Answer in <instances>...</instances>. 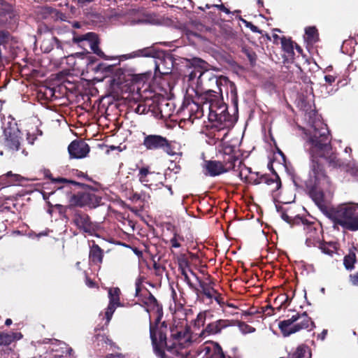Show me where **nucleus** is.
I'll use <instances>...</instances> for the list:
<instances>
[{"mask_svg":"<svg viewBox=\"0 0 358 358\" xmlns=\"http://www.w3.org/2000/svg\"><path fill=\"white\" fill-rule=\"evenodd\" d=\"M115 355H116V353L115 354H108L106 356V358H115Z\"/></svg>","mask_w":358,"mask_h":358,"instance_id":"nucleus-52","label":"nucleus"},{"mask_svg":"<svg viewBox=\"0 0 358 358\" xmlns=\"http://www.w3.org/2000/svg\"><path fill=\"white\" fill-rule=\"evenodd\" d=\"M324 252L325 253H327L328 255H331V253H330L329 251H325V250H324Z\"/></svg>","mask_w":358,"mask_h":358,"instance_id":"nucleus-54","label":"nucleus"},{"mask_svg":"<svg viewBox=\"0 0 358 358\" xmlns=\"http://www.w3.org/2000/svg\"><path fill=\"white\" fill-rule=\"evenodd\" d=\"M317 31L315 27L306 29V40L310 43H314L317 41Z\"/></svg>","mask_w":358,"mask_h":358,"instance_id":"nucleus-24","label":"nucleus"},{"mask_svg":"<svg viewBox=\"0 0 358 358\" xmlns=\"http://www.w3.org/2000/svg\"><path fill=\"white\" fill-rule=\"evenodd\" d=\"M6 176L7 177H12L13 178L12 182H21L22 181L26 180L24 177L18 174H14L11 171H8Z\"/></svg>","mask_w":358,"mask_h":358,"instance_id":"nucleus-32","label":"nucleus"},{"mask_svg":"<svg viewBox=\"0 0 358 358\" xmlns=\"http://www.w3.org/2000/svg\"><path fill=\"white\" fill-rule=\"evenodd\" d=\"M190 273H184L183 277L185 279V281L191 287H193L192 284L191 282V279L189 276Z\"/></svg>","mask_w":358,"mask_h":358,"instance_id":"nucleus-42","label":"nucleus"},{"mask_svg":"<svg viewBox=\"0 0 358 358\" xmlns=\"http://www.w3.org/2000/svg\"><path fill=\"white\" fill-rule=\"evenodd\" d=\"M324 79H325L326 82H327L329 83H332L335 80L334 77L333 76H330V75L325 76Z\"/></svg>","mask_w":358,"mask_h":358,"instance_id":"nucleus-43","label":"nucleus"},{"mask_svg":"<svg viewBox=\"0 0 358 358\" xmlns=\"http://www.w3.org/2000/svg\"><path fill=\"white\" fill-rule=\"evenodd\" d=\"M22 338V335L20 332L4 333L0 332V345H9L15 341L20 340Z\"/></svg>","mask_w":358,"mask_h":358,"instance_id":"nucleus-18","label":"nucleus"},{"mask_svg":"<svg viewBox=\"0 0 358 358\" xmlns=\"http://www.w3.org/2000/svg\"><path fill=\"white\" fill-rule=\"evenodd\" d=\"M203 111L208 112V119L221 124L230 122L231 117L227 112V106L220 95L214 90H208L201 97Z\"/></svg>","mask_w":358,"mask_h":358,"instance_id":"nucleus-2","label":"nucleus"},{"mask_svg":"<svg viewBox=\"0 0 358 358\" xmlns=\"http://www.w3.org/2000/svg\"><path fill=\"white\" fill-rule=\"evenodd\" d=\"M179 268H189L188 260L182 257L178 260Z\"/></svg>","mask_w":358,"mask_h":358,"instance_id":"nucleus-35","label":"nucleus"},{"mask_svg":"<svg viewBox=\"0 0 358 358\" xmlns=\"http://www.w3.org/2000/svg\"><path fill=\"white\" fill-rule=\"evenodd\" d=\"M197 72L199 75L197 78V85L201 87L202 90H212L210 87L217 86V78L210 71H193L189 74V79L193 80L196 77Z\"/></svg>","mask_w":358,"mask_h":358,"instance_id":"nucleus-7","label":"nucleus"},{"mask_svg":"<svg viewBox=\"0 0 358 358\" xmlns=\"http://www.w3.org/2000/svg\"><path fill=\"white\" fill-rule=\"evenodd\" d=\"M103 250L96 244H93L90 250L89 258L94 264H100L103 260Z\"/></svg>","mask_w":358,"mask_h":358,"instance_id":"nucleus-17","label":"nucleus"},{"mask_svg":"<svg viewBox=\"0 0 358 358\" xmlns=\"http://www.w3.org/2000/svg\"><path fill=\"white\" fill-rule=\"evenodd\" d=\"M52 41L55 42L58 49L62 48V43L57 38H52Z\"/></svg>","mask_w":358,"mask_h":358,"instance_id":"nucleus-45","label":"nucleus"},{"mask_svg":"<svg viewBox=\"0 0 358 358\" xmlns=\"http://www.w3.org/2000/svg\"><path fill=\"white\" fill-rule=\"evenodd\" d=\"M71 157L80 159L86 157L90 152L89 145L83 141H73L68 147Z\"/></svg>","mask_w":358,"mask_h":358,"instance_id":"nucleus-12","label":"nucleus"},{"mask_svg":"<svg viewBox=\"0 0 358 358\" xmlns=\"http://www.w3.org/2000/svg\"><path fill=\"white\" fill-rule=\"evenodd\" d=\"M241 160L232 153L227 154L223 155V165L224 168H226V172L231 169H235L236 164L239 163Z\"/></svg>","mask_w":358,"mask_h":358,"instance_id":"nucleus-19","label":"nucleus"},{"mask_svg":"<svg viewBox=\"0 0 358 358\" xmlns=\"http://www.w3.org/2000/svg\"><path fill=\"white\" fill-rule=\"evenodd\" d=\"M136 285V294L138 295L141 289V281L140 279H137L135 283Z\"/></svg>","mask_w":358,"mask_h":358,"instance_id":"nucleus-41","label":"nucleus"},{"mask_svg":"<svg viewBox=\"0 0 358 358\" xmlns=\"http://www.w3.org/2000/svg\"><path fill=\"white\" fill-rule=\"evenodd\" d=\"M355 262L356 255L352 251H350L348 255H345L343 259V264L347 270L353 269Z\"/></svg>","mask_w":358,"mask_h":358,"instance_id":"nucleus-26","label":"nucleus"},{"mask_svg":"<svg viewBox=\"0 0 358 358\" xmlns=\"http://www.w3.org/2000/svg\"><path fill=\"white\" fill-rule=\"evenodd\" d=\"M147 111V108L144 104H138L136 108L135 109V112L138 114H144Z\"/></svg>","mask_w":358,"mask_h":358,"instance_id":"nucleus-37","label":"nucleus"},{"mask_svg":"<svg viewBox=\"0 0 358 358\" xmlns=\"http://www.w3.org/2000/svg\"><path fill=\"white\" fill-rule=\"evenodd\" d=\"M310 327L313 328L315 325L306 312L293 315L290 318L278 323V327L284 336H289Z\"/></svg>","mask_w":358,"mask_h":358,"instance_id":"nucleus-3","label":"nucleus"},{"mask_svg":"<svg viewBox=\"0 0 358 358\" xmlns=\"http://www.w3.org/2000/svg\"><path fill=\"white\" fill-rule=\"evenodd\" d=\"M296 49L298 50V51H299V52L301 51V48L299 47H298L297 45H296Z\"/></svg>","mask_w":358,"mask_h":358,"instance_id":"nucleus-56","label":"nucleus"},{"mask_svg":"<svg viewBox=\"0 0 358 358\" xmlns=\"http://www.w3.org/2000/svg\"><path fill=\"white\" fill-rule=\"evenodd\" d=\"M99 202V199L94 194L90 192H78L71 196L70 203L73 206H90L94 207Z\"/></svg>","mask_w":358,"mask_h":358,"instance_id":"nucleus-9","label":"nucleus"},{"mask_svg":"<svg viewBox=\"0 0 358 358\" xmlns=\"http://www.w3.org/2000/svg\"><path fill=\"white\" fill-rule=\"evenodd\" d=\"M158 176H159V173L149 171L148 168H141L139 170V181L145 186L150 187L152 185L154 180Z\"/></svg>","mask_w":358,"mask_h":358,"instance_id":"nucleus-15","label":"nucleus"},{"mask_svg":"<svg viewBox=\"0 0 358 358\" xmlns=\"http://www.w3.org/2000/svg\"><path fill=\"white\" fill-rule=\"evenodd\" d=\"M324 291H325L324 288H322V289H321V292H322V293H324Z\"/></svg>","mask_w":358,"mask_h":358,"instance_id":"nucleus-55","label":"nucleus"},{"mask_svg":"<svg viewBox=\"0 0 358 358\" xmlns=\"http://www.w3.org/2000/svg\"><path fill=\"white\" fill-rule=\"evenodd\" d=\"M199 283L200 288L203 293L204 295H206L209 299L215 298L216 299V291L210 287V285L206 282H204L203 281H201L199 280Z\"/></svg>","mask_w":358,"mask_h":358,"instance_id":"nucleus-21","label":"nucleus"},{"mask_svg":"<svg viewBox=\"0 0 358 358\" xmlns=\"http://www.w3.org/2000/svg\"><path fill=\"white\" fill-rule=\"evenodd\" d=\"M120 290L119 288H110L108 289L109 303L120 306L121 304L120 302Z\"/></svg>","mask_w":358,"mask_h":358,"instance_id":"nucleus-23","label":"nucleus"},{"mask_svg":"<svg viewBox=\"0 0 358 358\" xmlns=\"http://www.w3.org/2000/svg\"><path fill=\"white\" fill-rule=\"evenodd\" d=\"M115 358H127V355H122L121 353H116L115 355Z\"/></svg>","mask_w":358,"mask_h":358,"instance_id":"nucleus-48","label":"nucleus"},{"mask_svg":"<svg viewBox=\"0 0 358 358\" xmlns=\"http://www.w3.org/2000/svg\"><path fill=\"white\" fill-rule=\"evenodd\" d=\"M20 131L15 124L3 128L4 146L8 150L13 152L20 148Z\"/></svg>","mask_w":358,"mask_h":358,"instance_id":"nucleus-6","label":"nucleus"},{"mask_svg":"<svg viewBox=\"0 0 358 358\" xmlns=\"http://www.w3.org/2000/svg\"><path fill=\"white\" fill-rule=\"evenodd\" d=\"M282 46L285 51H286L287 53H291L293 52V43L290 40L282 39Z\"/></svg>","mask_w":358,"mask_h":358,"instance_id":"nucleus-30","label":"nucleus"},{"mask_svg":"<svg viewBox=\"0 0 358 358\" xmlns=\"http://www.w3.org/2000/svg\"><path fill=\"white\" fill-rule=\"evenodd\" d=\"M282 217L284 220L287 221V222H289V217L286 214H282Z\"/></svg>","mask_w":358,"mask_h":358,"instance_id":"nucleus-50","label":"nucleus"},{"mask_svg":"<svg viewBox=\"0 0 358 358\" xmlns=\"http://www.w3.org/2000/svg\"><path fill=\"white\" fill-rule=\"evenodd\" d=\"M150 334L153 348L156 355L160 358H164L165 353L163 350L164 346L169 347L166 343V336L163 331L155 329L150 321Z\"/></svg>","mask_w":358,"mask_h":358,"instance_id":"nucleus-5","label":"nucleus"},{"mask_svg":"<svg viewBox=\"0 0 358 358\" xmlns=\"http://www.w3.org/2000/svg\"><path fill=\"white\" fill-rule=\"evenodd\" d=\"M206 311L199 313L194 321L195 326H197L198 327H203L206 322Z\"/></svg>","mask_w":358,"mask_h":358,"instance_id":"nucleus-29","label":"nucleus"},{"mask_svg":"<svg viewBox=\"0 0 358 358\" xmlns=\"http://www.w3.org/2000/svg\"><path fill=\"white\" fill-rule=\"evenodd\" d=\"M171 331L173 339V344L171 347L173 348H185L193 343H200L201 341L199 334H192L187 327H176L172 328Z\"/></svg>","mask_w":358,"mask_h":358,"instance_id":"nucleus-4","label":"nucleus"},{"mask_svg":"<svg viewBox=\"0 0 358 358\" xmlns=\"http://www.w3.org/2000/svg\"><path fill=\"white\" fill-rule=\"evenodd\" d=\"M180 240H182L181 238H178L177 236L175 234L174 236L171 238L170 240V244L172 248H178L180 247Z\"/></svg>","mask_w":358,"mask_h":358,"instance_id":"nucleus-34","label":"nucleus"},{"mask_svg":"<svg viewBox=\"0 0 358 358\" xmlns=\"http://www.w3.org/2000/svg\"><path fill=\"white\" fill-rule=\"evenodd\" d=\"M97 338L100 339V341H103L106 344H109L110 345H113V342L108 338L105 336L104 335H99L97 336Z\"/></svg>","mask_w":358,"mask_h":358,"instance_id":"nucleus-39","label":"nucleus"},{"mask_svg":"<svg viewBox=\"0 0 358 358\" xmlns=\"http://www.w3.org/2000/svg\"><path fill=\"white\" fill-rule=\"evenodd\" d=\"M180 270L182 275H184V273H190V275L195 277L196 280H199L196 275L189 268H180Z\"/></svg>","mask_w":358,"mask_h":358,"instance_id":"nucleus-40","label":"nucleus"},{"mask_svg":"<svg viewBox=\"0 0 358 358\" xmlns=\"http://www.w3.org/2000/svg\"><path fill=\"white\" fill-rule=\"evenodd\" d=\"M232 324V321L228 320H218L215 322L209 323L206 328L199 334V336L201 337L202 341L207 336L219 334L223 329L231 326Z\"/></svg>","mask_w":358,"mask_h":358,"instance_id":"nucleus-10","label":"nucleus"},{"mask_svg":"<svg viewBox=\"0 0 358 358\" xmlns=\"http://www.w3.org/2000/svg\"><path fill=\"white\" fill-rule=\"evenodd\" d=\"M311 353L306 345L299 346L290 358H310Z\"/></svg>","mask_w":358,"mask_h":358,"instance_id":"nucleus-20","label":"nucleus"},{"mask_svg":"<svg viewBox=\"0 0 358 358\" xmlns=\"http://www.w3.org/2000/svg\"><path fill=\"white\" fill-rule=\"evenodd\" d=\"M94 0H78V2L80 3H90L94 1Z\"/></svg>","mask_w":358,"mask_h":358,"instance_id":"nucleus-49","label":"nucleus"},{"mask_svg":"<svg viewBox=\"0 0 358 358\" xmlns=\"http://www.w3.org/2000/svg\"><path fill=\"white\" fill-rule=\"evenodd\" d=\"M250 169L247 167L245 165L242 164L240 161L238 163V176L241 180H247Z\"/></svg>","mask_w":358,"mask_h":358,"instance_id":"nucleus-27","label":"nucleus"},{"mask_svg":"<svg viewBox=\"0 0 358 358\" xmlns=\"http://www.w3.org/2000/svg\"><path fill=\"white\" fill-rule=\"evenodd\" d=\"M86 285L89 287H93L94 286V283L93 281H92L90 279H87L86 280Z\"/></svg>","mask_w":358,"mask_h":358,"instance_id":"nucleus-46","label":"nucleus"},{"mask_svg":"<svg viewBox=\"0 0 358 358\" xmlns=\"http://www.w3.org/2000/svg\"><path fill=\"white\" fill-rule=\"evenodd\" d=\"M2 155H3V151L0 150V156H2Z\"/></svg>","mask_w":358,"mask_h":358,"instance_id":"nucleus-57","label":"nucleus"},{"mask_svg":"<svg viewBox=\"0 0 358 358\" xmlns=\"http://www.w3.org/2000/svg\"><path fill=\"white\" fill-rule=\"evenodd\" d=\"M350 282L354 286H358V271L354 274L350 275Z\"/></svg>","mask_w":358,"mask_h":358,"instance_id":"nucleus-36","label":"nucleus"},{"mask_svg":"<svg viewBox=\"0 0 358 358\" xmlns=\"http://www.w3.org/2000/svg\"><path fill=\"white\" fill-rule=\"evenodd\" d=\"M73 222L78 228L86 233L92 234L94 231V226L90 222L89 216L86 214L76 213Z\"/></svg>","mask_w":358,"mask_h":358,"instance_id":"nucleus-14","label":"nucleus"},{"mask_svg":"<svg viewBox=\"0 0 358 358\" xmlns=\"http://www.w3.org/2000/svg\"><path fill=\"white\" fill-rule=\"evenodd\" d=\"M305 149L311 158L310 169L306 185L310 196L320 209L335 224L350 231L358 230V203H344L328 208L333 188L318 159H323L332 166H340L339 160L333 152L327 125L314 126L306 134Z\"/></svg>","mask_w":358,"mask_h":358,"instance_id":"nucleus-1","label":"nucleus"},{"mask_svg":"<svg viewBox=\"0 0 358 358\" xmlns=\"http://www.w3.org/2000/svg\"><path fill=\"white\" fill-rule=\"evenodd\" d=\"M11 324H12V320H11V319H7V320H6V322H5V324H6V326H9V325H10Z\"/></svg>","mask_w":358,"mask_h":358,"instance_id":"nucleus-51","label":"nucleus"},{"mask_svg":"<svg viewBox=\"0 0 358 358\" xmlns=\"http://www.w3.org/2000/svg\"><path fill=\"white\" fill-rule=\"evenodd\" d=\"M173 62L170 57L159 59L155 62V76L157 73L162 75H167L171 73Z\"/></svg>","mask_w":358,"mask_h":358,"instance_id":"nucleus-16","label":"nucleus"},{"mask_svg":"<svg viewBox=\"0 0 358 358\" xmlns=\"http://www.w3.org/2000/svg\"><path fill=\"white\" fill-rule=\"evenodd\" d=\"M143 145L148 150H154L164 149L169 155H172L170 152V145L168 140L160 135H147L145 136Z\"/></svg>","mask_w":358,"mask_h":358,"instance_id":"nucleus-8","label":"nucleus"},{"mask_svg":"<svg viewBox=\"0 0 358 358\" xmlns=\"http://www.w3.org/2000/svg\"><path fill=\"white\" fill-rule=\"evenodd\" d=\"M280 358H282V357H280Z\"/></svg>","mask_w":358,"mask_h":358,"instance_id":"nucleus-58","label":"nucleus"},{"mask_svg":"<svg viewBox=\"0 0 358 358\" xmlns=\"http://www.w3.org/2000/svg\"><path fill=\"white\" fill-rule=\"evenodd\" d=\"M219 9H220L221 10H222L223 12L226 13H229V10L228 8H227L224 5L221 4V5H219V6H216Z\"/></svg>","mask_w":358,"mask_h":358,"instance_id":"nucleus-44","label":"nucleus"},{"mask_svg":"<svg viewBox=\"0 0 358 358\" xmlns=\"http://www.w3.org/2000/svg\"><path fill=\"white\" fill-rule=\"evenodd\" d=\"M239 328L243 334L252 333L255 331V329L244 322H241L239 324Z\"/></svg>","mask_w":358,"mask_h":358,"instance_id":"nucleus-31","label":"nucleus"},{"mask_svg":"<svg viewBox=\"0 0 358 358\" xmlns=\"http://www.w3.org/2000/svg\"><path fill=\"white\" fill-rule=\"evenodd\" d=\"M327 334V330H323L322 332L321 333V334L319 336V337L321 338V339H324L326 335Z\"/></svg>","mask_w":358,"mask_h":358,"instance_id":"nucleus-47","label":"nucleus"},{"mask_svg":"<svg viewBox=\"0 0 358 358\" xmlns=\"http://www.w3.org/2000/svg\"><path fill=\"white\" fill-rule=\"evenodd\" d=\"M154 52L150 48H145L143 49L138 50L134 51L127 57V58H134V57H153Z\"/></svg>","mask_w":358,"mask_h":358,"instance_id":"nucleus-22","label":"nucleus"},{"mask_svg":"<svg viewBox=\"0 0 358 358\" xmlns=\"http://www.w3.org/2000/svg\"><path fill=\"white\" fill-rule=\"evenodd\" d=\"M243 22L245 24L246 27L250 28L252 31H253V32H259V31L257 27L254 25L252 23L247 22L245 20H243Z\"/></svg>","mask_w":358,"mask_h":358,"instance_id":"nucleus-38","label":"nucleus"},{"mask_svg":"<svg viewBox=\"0 0 358 358\" xmlns=\"http://www.w3.org/2000/svg\"><path fill=\"white\" fill-rule=\"evenodd\" d=\"M212 350L214 351V353L220 354L221 352V348L218 344L211 342L210 343H206V345H203L201 349V352L204 353V355H210Z\"/></svg>","mask_w":358,"mask_h":358,"instance_id":"nucleus-25","label":"nucleus"},{"mask_svg":"<svg viewBox=\"0 0 358 358\" xmlns=\"http://www.w3.org/2000/svg\"><path fill=\"white\" fill-rule=\"evenodd\" d=\"M352 151V149L350 148V147H347L345 149V152H351Z\"/></svg>","mask_w":358,"mask_h":358,"instance_id":"nucleus-53","label":"nucleus"},{"mask_svg":"<svg viewBox=\"0 0 358 358\" xmlns=\"http://www.w3.org/2000/svg\"><path fill=\"white\" fill-rule=\"evenodd\" d=\"M119 306H118V305L109 303L108 308L106 309V313H105L106 318V323H109L115 309Z\"/></svg>","mask_w":358,"mask_h":358,"instance_id":"nucleus-28","label":"nucleus"},{"mask_svg":"<svg viewBox=\"0 0 358 358\" xmlns=\"http://www.w3.org/2000/svg\"><path fill=\"white\" fill-rule=\"evenodd\" d=\"M147 79L148 76L146 74L134 75L133 77V81L137 83H145Z\"/></svg>","mask_w":358,"mask_h":358,"instance_id":"nucleus-33","label":"nucleus"},{"mask_svg":"<svg viewBox=\"0 0 358 358\" xmlns=\"http://www.w3.org/2000/svg\"><path fill=\"white\" fill-rule=\"evenodd\" d=\"M203 168L205 169V174L210 176H219L226 172V168H224L222 162L220 161H206L205 162Z\"/></svg>","mask_w":358,"mask_h":358,"instance_id":"nucleus-13","label":"nucleus"},{"mask_svg":"<svg viewBox=\"0 0 358 358\" xmlns=\"http://www.w3.org/2000/svg\"><path fill=\"white\" fill-rule=\"evenodd\" d=\"M73 41L76 43H80L84 41H87L91 50L94 54L100 57L105 58L104 53L99 48V41L96 34L89 32L82 36L74 37Z\"/></svg>","mask_w":358,"mask_h":358,"instance_id":"nucleus-11","label":"nucleus"}]
</instances>
